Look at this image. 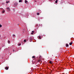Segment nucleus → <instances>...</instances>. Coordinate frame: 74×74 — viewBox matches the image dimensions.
Returning <instances> with one entry per match:
<instances>
[{
	"instance_id": "nucleus-16",
	"label": "nucleus",
	"mask_w": 74,
	"mask_h": 74,
	"mask_svg": "<svg viewBox=\"0 0 74 74\" xmlns=\"http://www.w3.org/2000/svg\"><path fill=\"white\" fill-rule=\"evenodd\" d=\"M49 63H50L51 64H52V61H50Z\"/></svg>"
},
{
	"instance_id": "nucleus-7",
	"label": "nucleus",
	"mask_w": 74,
	"mask_h": 74,
	"mask_svg": "<svg viewBox=\"0 0 74 74\" xmlns=\"http://www.w3.org/2000/svg\"><path fill=\"white\" fill-rule=\"evenodd\" d=\"M66 46L67 47H69V45L67 44H66Z\"/></svg>"
},
{
	"instance_id": "nucleus-9",
	"label": "nucleus",
	"mask_w": 74,
	"mask_h": 74,
	"mask_svg": "<svg viewBox=\"0 0 74 74\" xmlns=\"http://www.w3.org/2000/svg\"><path fill=\"white\" fill-rule=\"evenodd\" d=\"M55 3H58V0H56V1Z\"/></svg>"
},
{
	"instance_id": "nucleus-11",
	"label": "nucleus",
	"mask_w": 74,
	"mask_h": 74,
	"mask_svg": "<svg viewBox=\"0 0 74 74\" xmlns=\"http://www.w3.org/2000/svg\"><path fill=\"white\" fill-rule=\"evenodd\" d=\"M18 5V4H15L14 5L15 6V5Z\"/></svg>"
},
{
	"instance_id": "nucleus-15",
	"label": "nucleus",
	"mask_w": 74,
	"mask_h": 74,
	"mask_svg": "<svg viewBox=\"0 0 74 74\" xmlns=\"http://www.w3.org/2000/svg\"><path fill=\"white\" fill-rule=\"evenodd\" d=\"M24 42H26V40H24Z\"/></svg>"
},
{
	"instance_id": "nucleus-10",
	"label": "nucleus",
	"mask_w": 74,
	"mask_h": 74,
	"mask_svg": "<svg viewBox=\"0 0 74 74\" xmlns=\"http://www.w3.org/2000/svg\"><path fill=\"white\" fill-rule=\"evenodd\" d=\"M6 3H10V1H6Z\"/></svg>"
},
{
	"instance_id": "nucleus-3",
	"label": "nucleus",
	"mask_w": 74,
	"mask_h": 74,
	"mask_svg": "<svg viewBox=\"0 0 74 74\" xmlns=\"http://www.w3.org/2000/svg\"><path fill=\"white\" fill-rule=\"evenodd\" d=\"M5 69L6 70H8V68L7 66L6 67H5Z\"/></svg>"
},
{
	"instance_id": "nucleus-1",
	"label": "nucleus",
	"mask_w": 74,
	"mask_h": 74,
	"mask_svg": "<svg viewBox=\"0 0 74 74\" xmlns=\"http://www.w3.org/2000/svg\"><path fill=\"white\" fill-rule=\"evenodd\" d=\"M7 10H8V11H9L10 10V8H7Z\"/></svg>"
},
{
	"instance_id": "nucleus-25",
	"label": "nucleus",
	"mask_w": 74,
	"mask_h": 74,
	"mask_svg": "<svg viewBox=\"0 0 74 74\" xmlns=\"http://www.w3.org/2000/svg\"><path fill=\"white\" fill-rule=\"evenodd\" d=\"M0 37H1V36H0Z\"/></svg>"
},
{
	"instance_id": "nucleus-17",
	"label": "nucleus",
	"mask_w": 74,
	"mask_h": 74,
	"mask_svg": "<svg viewBox=\"0 0 74 74\" xmlns=\"http://www.w3.org/2000/svg\"><path fill=\"white\" fill-rule=\"evenodd\" d=\"M21 45V44H18V45L19 46V45Z\"/></svg>"
},
{
	"instance_id": "nucleus-19",
	"label": "nucleus",
	"mask_w": 74,
	"mask_h": 74,
	"mask_svg": "<svg viewBox=\"0 0 74 74\" xmlns=\"http://www.w3.org/2000/svg\"><path fill=\"white\" fill-rule=\"evenodd\" d=\"M3 9V8H0V10H2Z\"/></svg>"
},
{
	"instance_id": "nucleus-23",
	"label": "nucleus",
	"mask_w": 74,
	"mask_h": 74,
	"mask_svg": "<svg viewBox=\"0 0 74 74\" xmlns=\"http://www.w3.org/2000/svg\"><path fill=\"white\" fill-rule=\"evenodd\" d=\"M32 33H34V31H32Z\"/></svg>"
},
{
	"instance_id": "nucleus-5",
	"label": "nucleus",
	"mask_w": 74,
	"mask_h": 74,
	"mask_svg": "<svg viewBox=\"0 0 74 74\" xmlns=\"http://www.w3.org/2000/svg\"><path fill=\"white\" fill-rule=\"evenodd\" d=\"M19 3H21V2H22V0H20L19 1Z\"/></svg>"
},
{
	"instance_id": "nucleus-6",
	"label": "nucleus",
	"mask_w": 74,
	"mask_h": 74,
	"mask_svg": "<svg viewBox=\"0 0 74 74\" xmlns=\"http://www.w3.org/2000/svg\"><path fill=\"white\" fill-rule=\"evenodd\" d=\"M25 3H26L27 2H28V1H27V0H25Z\"/></svg>"
},
{
	"instance_id": "nucleus-14",
	"label": "nucleus",
	"mask_w": 74,
	"mask_h": 74,
	"mask_svg": "<svg viewBox=\"0 0 74 74\" xmlns=\"http://www.w3.org/2000/svg\"><path fill=\"white\" fill-rule=\"evenodd\" d=\"M39 13H37V15H39Z\"/></svg>"
},
{
	"instance_id": "nucleus-2",
	"label": "nucleus",
	"mask_w": 74,
	"mask_h": 74,
	"mask_svg": "<svg viewBox=\"0 0 74 74\" xmlns=\"http://www.w3.org/2000/svg\"><path fill=\"white\" fill-rule=\"evenodd\" d=\"M72 44H73V42H71L69 43L70 45H72Z\"/></svg>"
},
{
	"instance_id": "nucleus-22",
	"label": "nucleus",
	"mask_w": 74,
	"mask_h": 74,
	"mask_svg": "<svg viewBox=\"0 0 74 74\" xmlns=\"http://www.w3.org/2000/svg\"><path fill=\"white\" fill-rule=\"evenodd\" d=\"M52 71L51 70L50 71L51 73V72Z\"/></svg>"
},
{
	"instance_id": "nucleus-12",
	"label": "nucleus",
	"mask_w": 74,
	"mask_h": 74,
	"mask_svg": "<svg viewBox=\"0 0 74 74\" xmlns=\"http://www.w3.org/2000/svg\"><path fill=\"white\" fill-rule=\"evenodd\" d=\"M38 38H39V39H41V37L40 36H39Z\"/></svg>"
},
{
	"instance_id": "nucleus-13",
	"label": "nucleus",
	"mask_w": 74,
	"mask_h": 74,
	"mask_svg": "<svg viewBox=\"0 0 74 74\" xmlns=\"http://www.w3.org/2000/svg\"><path fill=\"white\" fill-rule=\"evenodd\" d=\"M2 27V25L0 24V27Z\"/></svg>"
},
{
	"instance_id": "nucleus-20",
	"label": "nucleus",
	"mask_w": 74,
	"mask_h": 74,
	"mask_svg": "<svg viewBox=\"0 0 74 74\" xmlns=\"http://www.w3.org/2000/svg\"><path fill=\"white\" fill-rule=\"evenodd\" d=\"M15 35H13V37H15Z\"/></svg>"
},
{
	"instance_id": "nucleus-4",
	"label": "nucleus",
	"mask_w": 74,
	"mask_h": 74,
	"mask_svg": "<svg viewBox=\"0 0 74 74\" xmlns=\"http://www.w3.org/2000/svg\"><path fill=\"white\" fill-rule=\"evenodd\" d=\"M2 12L3 14H4L5 12V11L4 10L2 11Z\"/></svg>"
},
{
	"instance_id": "nucleus-8",
	"label": "nucleus",
	"mask_w": 74,
	"mask_h": 74,
	"mask_svg": "<svg viewBox=\"0 0 74 74\" xmlns=\"http://www.w3.org/2000/svg\"><path fill=\"white\" fill-rule=\"evenodd\" d=\"M8 44H10V40H8Z\"/></svg>"
},
{
	"instance_id": "nucleus-24",
	"label": "nucleus",
	"mask_w": 74,
	"mask_h": 74,
	"mask_svg": "<svg viewBox=\"0 0 74 74\" xmlns=\"http://www.w3.org/2000/svg\"><path fill=\"white\" fill-rule=\"evenodd\" d=\"M36 26H38V25H36Z\"/></svg>"
},
{
	"instance_id": "nucleus-21",
	"label": "nucleus",
	"mask_w": 74,
	"mask_h": 74,
	"mask_svg": "<svg viewBox=\"0 0 74 74\" xmlns=\"http://www.w3.org/2000/svg\"><path fill=\"white\" fill-rule=\"evenodd\" d=\"M31 34H33V32H32V33H31Z\"/></svg>"
},
{
	"instance_id": "nucleus-18",
	"label": "nucleus",
	"mask_w": 74,
	"mask_h": 74,
	"mask_svg": "<svg viewBox=\"0 0 74 74\" xmlns=\"http://www.w3.org/2000/svg\"><path fill=\"white\" fill-rule=\"evenodd\" d=\"M32 58H35V56H33L32 57Z\"/></svg>"
}]
</instances>
